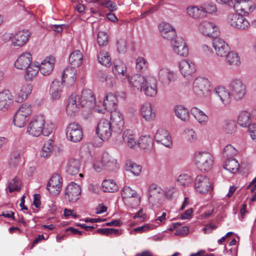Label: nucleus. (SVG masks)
<instances>
[{
  "label": "nucleus",
  "mask_w": 256,
  "mask_h": 256,
  "mask_svg": "<svg viewBox=\"0 0 256 256\" xmlns=\"http://www.w3.org/2000/svg\"><path fill=\"white\" fill-rule=\"evenodd\" d=\"M80 166L78 160L74 158L70 159L67 164L66 172L70 175H76L78 173Z\"/></svg>",
  "instance_id": "37"
},
{
  "label": "nucleus",
  "mask_w": 256,
  "mask_h": 256,
  "mask_svg": "<svg viewBox=\"0 0 256 256\" xmlns=\"http://www.w3.org/2000/svg\"><path fill=\"white\" fill-rule=\"evenodd\" d=\"M195 162L198 168L202 172H208L213 165L212 156L208 152H198L195 155Z\"/></svg>",
  "instance_id": "1"
},
{
  "label": "nucleus",
  "mask_w": 256,
  "mask_h": 256,
  "mask_svg": "<svg viewBox=\"0 0 256 256\" xmlns=\"http://www.w3.org/2000/svg\"><path fill=\"white\" fill-rule=\"evenodd\" d=\"M230 92L235 99L241 100L246 93V86L240 79H234L229 84Z\"/></svg>",
  "instance_id": "4"
},
{
  "label": "nucleus",
  "mask_w": 256,
  "mask_h": 256,
  "mask_svg": "<svg viewBox=\"0 0 256 256\" xmlns=\"http://www.w3.org/2000/svg\"><path fill=\"white\" fill-rule=\"evenodd\" d=\"M162 196V190L156 184H152L149 187L148 200L152 204L159 202Z\"/></svg>",
  "instance_id": "19"
},
{
  "label": "nucleus",
  "mask_w": 256,
  "mask_h": 256,
  "mask_svg": "<svg viewBox=\"0 0 256 256\" xmlns=\"http://www.w3.org/2000/svg\"><path fill=\"white\" fill-rule=\"evenodd\" d=\"M62 84L57 80L52 82L50 88V93L52 100H56L60 98L62 91Z\"/></svg>",
  "instance_id": "36"
},
{
  "label": "nucleus",
  "mask_w": 256,
  "mask_h": 256,
  "mask_svg": "<svg viewBox=\"0 0 256 256\" xmlns=\"http://www.w3.org/2000/svg\"><path fill=\"white\" fill-rule=\"evenodd\" d=\"M140 197L138 194L123 200L125 204L132 208H136L140 204Z\"/></svg>",
  "instance_id": "48"
},
{
  "label": "nucleus",
  "mask_w": 256,
  "mask_h": 256,
  "mask_svg": "<svg viewBox=\"0 0 256 256\" xmlns=\"http://www.w3.org/2000/svg\"><path fill=\"white\" fill-rule=\"evenodd\" d=\"M141 114L142 118L147 122L153 120L156 117L155 112L153 110L150 102H146L142 105Z\"/></svg>",
  "instance_id": "28"
},
{
  "label": "nucleus",
  "mask_w": 256,
  "mask_h": 256,
  "mask_svg": "<svg viewBox=\"0 0 256 256\" xmlns=\"http://www.w3.org/2000/svg\"><path fill=\"white\" fill-rule=\"evenodd\" d=\"M76 96L75 94H72L68 100L66 110L67 114L71 116H74L78 110Z\"/></svg>",
  "instance_id": "32"
},
{
  "label": "nucleus",
  "mask_w": 256,
  "mask_h": 256,
  "mask_svg": "<svg viewBox=\"0 0 256 256\" xmlns=\"http://www.w3.org/2000/svg\"><path fill=\"white\" fill-rule=\"evenodd\" d=\"M97 42L100 46H106L108 42V38L107 34L104 32H100L98 34Z\"/></svg>",
  "instance_id": "58"
},
{
  "label": "nucleus",
  "mask_w": 256,
  "mask_h": 256,
  "mask_svg": "<svg viewBox=\"0 0 256 256\" xmlns=\"http://www.w3.org/2000/svg\"><path fill=\"white\" fill-rule=\"evenodd\" d=\"M238 123L242 127L248 128L251 125L250 114L246 111L240 112L238 116Z\"/></svg>",
  "instance_id": "40"
},
{
  "label": "nucleus",
  "mask_w": 256,
  "mask_h": 256,
  "mask_svg": "<svg viewBox=\"0 0 256 256\" xmlns=\"http://www.w3.org/2000/svg\"><path fill=\"white\" fill-rule=\"evenodd\" d=\"M138 194L137 192L130 186H125L122 190V196L123 200Z\"/></svg>",
  "instance_id": "57"
},
{
  "label": "nucleus",
  "mask_w": 256,
  "mask_h": 256,
  "mask_svg": "<svg viewBox=\"0 0 256 256\" xmlns=\"http://www.w3.org/2000/svg\"><path fill=\"white\" fill-rule=\"evenodd\" d=\"M20 162V153L18 151L14 152L12 153L9 165L11 168L16 167Z\"/></svg>",
  "instance_id": "51"
},
{
  "label": "nucleus",
  "mask_w": 256,
  "mask_h": 256,
  "mask_svg": "<svg viewBox=\"0 0 256 256\" xmlns=\"http://www.w3.org/2000/svg\"><path fill=\"white\" fill-rule=\"evenodd\" d=\"M143 90L145 94L149 96H154L157 93L156 81L153 78H146L144 84L142 86Z\"/></svg>",
  "instance_id": "24"
},
{
  "label": "nucleus",
  "mask_w": 256,
  "mask_h": 256,
  "mask_svg": "<svg viewBox=\"0 0 256 256\" xmlns=\"http://www.w3.org/2000/svg\"><path fill=\"white\" fill-rule=\"evenodd\" d=\"M102 6L108 8L110 11H114L116 9V4L110 0H104L100 2Z\"/></svg>",
  "instance_id": "61"
},
{
  "label": "nucleus",
  "mask_w": 256,
  "mask_h": 256,
  "mask_svg": "<svg viewBox=\"0 0 256 256\" xmlns=\"http://www.w3.org/2000/svg\"><path fill=\"white\" fill-rule=\"evenodd\" d=\"M98 62L106 67L111 65V58L107 52H102L98 55Z\"/></svg>",
  "instance_id": "46"
},
{
  "label": "nucleus",
  "mask_w": 256,
  "mask_h": 256,
  "mask_svg": "<svg viewBox=\"0 0 256 256\" xmlns=\"http://www.w3.org/2000/svg\"><path fill=\"white\" fill-rule=\"evenodd\" d=\"M95 96L90 90H84L82 93L80 98L78 101L82 107L92 108L95 104Z\"/></svg>",
  "instance_id": "16"
},
{
  "label": "nucleus",
  "mask_w": 256,
  "mask_h": 256,
  "mask_svg": "<svg viewBox=\"0 0 256 256\" xmlns=\"http://www.w3.org/2000/svg\"><path fill=\"white\" fill-rule=\"evenodd\" d=\"M217 29L214 24L206 21L203 22L199 26V30L202 34L214 38L218 36L219 33L217 31Z\"/></svg>",
  "instance_id": "17"
},
{
  "label": "nucleus",
  "mask_w": 256,
  "mask_h": 256,
  "mask_svg": "<svg viewBox=\"0 0 256 256\" xmlns=\"http://www.w3.org/2000/svg\"><path fill=\"white\" fill-rule=\"evenodd\" d=\"M180 70L184 77H188L196 71L194 64L190 61L183 60L179 64Z\"/></svg>",
  "instance_id": "25"
},
{
  "label": "nucleus",
  "mask_w": 256,
  "mask_h": 256,
  "mask_svg": "<svg viewBox=\"0 0 256 256\" xmlns=\"http://www.w3.org/2000/svg\"><path fill=\"white\" fill-rule=\"evenodd\" d=\"M176 115L182 120L186 122L189 119V112L188 110L182 106H177L175 108Z\"/></svg>",
  "instance_id": "45"
},
{
  "label": "nucleus",
  "mask_w": 256,
  "mask_h": 256,
  "mask_svg": "<svg viewBox=\"0 0 256 256\" xmlns=\"http://www.w3.org/2000/svg\"><path fill=\"white\" fill-rule=\"evenodd\" d=\"M62 180L60 175L55 173L51 176L47 184V190L52 195L56 196L60 192Z\"/></svg>",
  "instance_id": "10"
},
{
  "label": "nucleus",
  "mask_w": 256,
  "mask_h": 256,
  "mask_svg": "<svg viewBox=\"0 0 256 256\" xmlns=\"http://www.w3.org/2000/svg\"><path fill=\"white\" fill-rule=\"evenodd\" d=\"M103 190L106 192H114L118 190V186L113 180H105L102 182Z\"/></svg>",
  "instance_id": "43"
},
{
  "label": "nucleus",
  "mask_w": 256,
  "mask_h": 256,
  "mask_svg": "<svg viewBox=\"0 0 256 256\" xmlns=\"http://www.w3.org/2000/svg\"><path fill=\"white\" fill-rule=\"evenodd\" d=\"M146 62L144 58L139 57L136 60V69L142 70L144 68H146Z\"/></svg>",
  "instance_id": "64"
},
{
  "label": "nucleus",
  "mask_w": 256,
  "mask_h": 256,
  "mask_svg": "<svg viewBox=\"0 0 256 256\" xmlns=\"http://www.w3.org/2000/svg\"><path fill=\"white\" fill-rule=\"evenodd\" d=\"M110 123L114 127V132H120L124 126L123 116L121 112L116 109L110 111Z\"/></svg>",
  "instance_id": "13"
},
{
  "label": "nucleus",
  "mask_w": 256,
  "mask_h": 256,
  "mask_svg": "<svg viewBox=\"0 0 256 256\" xmlns=\"http://www.w3.org/2000/svg\"><path fill=\"white\" fill-rule=\"evenodd\" d=\"M185 132L187 135L188 140L190 142H194L197 138V136L192 129H186Z\"/></svg>",
  "instance_id": "63"
},
{
  "label": "nucleus",
  "mask_w": 256,
  "mask_h": 256,
  "mask_svg": "<svg viewBox=\"0 0 256 256\" xmlns=\"http://www.w3.org/2000/svg\"><path fill=\"white\" fill-rule=\"evenodd\" d=\"M174 73L166 68H162L158 72V79L164 84H168L174 78Z\"/></svg>",
  "instance_id": "34"
},
{
  "label": "nucleus",
  "mask_w": 256,
  "mask_h": 256,
  "mask_svg": "<svg viewBox=\"0 0 256 256\" xmlns=\"http://www.w3.org/2000/svg\"><path fill=\"white\" fill-rule=\"evenodd\" d=\"M12 103V96L8 90L0 92V110H7Z\"/></svg>",
  "instance_id": "23"
},
{
  "label": "nucleus",
  "mask_w": 256,
  "mask_h": 256,
  "mask_svg": "<svg viewBox=\"0 0 256 256\" xmlns=\"http://www.w3.org/2000/svg\"><path fill=\"white\" fill-rule=\"evenodd\" d=\"M82 54L80 50L72 52L69 58V62L73 68L78 67L82 62Z\"/></svg>",
  "instance_id": "35"
},
{
  "label": "nucleus",
  "mask_w": 256,
  "mask_h": 256,
  "mask_svg": "<svg viewBox=\"0 0 256 256\" xmlns=\"http://www.w3.org/2000/svg\"><path fill=\"white\" fill-rule=\"evenodd\" d=\"M122 142L128 147L134 148L137 146V142L133 132L130 130H125L122 136Z\"/></svg>",
  "instance_id": "29"
},
{
  "label": "nucleus",
  "mask_w": 256,
  "mask_h": 256,
  "mask_svg": "<svg viewBox=\"0 0 256 256\" xmlns=\"http://www.w3.org/2000/svg\"><path fill=\"white\" fill-rule=\"evenodd\" d=\"M194 187L197 192L205 194L212 190V184L208 177L206 176H198L196 178Z\"/></svg>",
  "instance_id": "8"
},
{
  "label": "nucleus",
  "mask_w": 256,
  "mask_h": 256,
  "mask_svg": "<svg viewBox=\"0 0 256 256\" xmlns=\"http://www.w3.org/2000/svg\"><path fill=\"white\" fill-rule=\"evenodd\" d=\"M224 168L232 173L234 174L239 169L240 164L235 158H230L226 161Z\"/></svg>",
  "instance_id": "41"
},
{
  "label": "nucleus",
  "mask_w": 256,
  "mask_h": 256,
  "mask_svg": "<svg viewBox=\"0 0 256 256\" xmlns=\"http://www.w3.org/2000/svg\"><path fill=\"white\" fill-rule=\"evenodd\" d=\"M210 84L208 79L203 78H196L193 84L194 92L199 96L206 95L210 90Z\"/></svg>",
  "instance_id": "7"
},
{
  "label": "nucleus",
  "mask_w": 256,
  "mask_h": 256,
  "mask_svg": "<svg viewBox=\"0 0 256 256\" xmlns=\"http://www.w3.org/2000/svg\"><path fill=\"white\" fill-rule=\"evenodd\" d=\"M154 139L158 143H160L168 148H170L172 144L171 137L168 132L162 128L157 130Z\"/></svg>",
  "instance_id": "20"
},
{
  "label": "nucleus",
  "mask_w": 256,
  "mask_h": 256,
  "mask_svg": "<svg viewBox=\"0 0 256 256\" xmlns=\"http://www.w3.org/2000/svg\"><path fill=\"white\" fill-rule=\"evenodd\" d=\"M20 181L18 178H15L10 182L8 184V190L10 192H12L16 190H20Z\"/></svg>",
  "instance_id": "55"
},
{
  "label": "nucleus",
  "mask_w": 256,
  "mask_h": 256,
  "mask_svg": "<svg viewBox=\"0 0 256 256\" xmlns=\"http://www.w3.org/2000/svg\"><path fill=\"white\" fill-rule=\"evenodd\" d=\"M76 80V70L74 68H66L62 76V82L68 86L73 85Z\"/></svg>",
  "instance_id": "27"
},
{
  "label": "nucleus",
  "mask_w": 256,
  "mask_h": 256,
  "mask_svg": "<svg viewBox=\"0 0 256 256\" xmlns=\"http://www.w3.org/2000/svg\"><path fill=\"white\" fill-rule=\"evenodd\" d=\"M204 11L205 12V17L207 14H214L216 12L217 8L215 4L212 2H206L202 5Z\"/></svg>",
  "instance_id": "56"
},
{
  "label": "nucleus",
  "mask_w": 256,
  "mask_h": 256,
  "mask_svg": "<svg viewBox=\"0 0 256 256\" xmlns=\"http://www.w3.org/2000/svg\"><path fill=\"white\" fill-rule=\"evenodd\" d=\"M226 62L231 66H238L240 64V60L238 54L230 51L226 56Z\"/></svg>",
  "instance_id": "50"
},
{
  "label": "nucleus",
  "mask_w": 256,
  "mask_h": 256,
  "mask_svg": "<svg viewBox=\"0 0 256 256\" xmlns=\"http://www.w3.org/2000/svg\"><path fill=\"white\" fill-rule=\"evenodd\" d=\"M54 64V58L50 56L38 65L39 70L44 76L50 74L53 70Z\"/></svg>",
  "instance_id": "26"
},
{
  "label": "nucleus",
  "mask_w": 256,
  "mask_h": 256,
  "mask_svg": "<svg viewBox=\"0 0 256 256\" xmlns=\"http://www.w3.org/2000/svg\"><path fill=\"white\" fill-rule=\"evenodd\" d=\"M45 120L44 117L41 116H37L29 123L27 132L34 136H38L42 132Z\"/></svg>",
  "instance_id": "3"
},
{
  "label": "nucleus",
  "mask_w": 256,
  "mask_h": 256,
  "mask_svg": "<svg viewBox=\"0 0 256 256\" xmlns=\"http://www.w3.org/2000/svg\"><path fill=\"white\" fill-rule=\"evenodd\" d=\"M238 150L231 144L227 145L224 149L222 154L224 158H230L236 156Z\"/></svg>",
  "instance_id": "52"
},
{
  "label": "nucleus",
  "mask_w": 256,
  "mask_h": 256,
  "mask_svg": "<svg viewBox=\"0 0 256 256\" xmlns=\"http://www.w3.org/2000/svg\"><path fill=\"white\" fill-rule=\"evenodd\" d=\"M117 50L119 53H124L126 50V42L124 40L120 39L117 42Z\"/></svg>",
  "instance_id": "62"
},
{
  "label": "nucleus",
  "mask_w": 256,
  "mask_h": 256,
  "mask_svg": "<svg viewBox=\"0 0 256 256\" xmlns=\"http://www.w3.org/2000/svg\"><path fill=\"white\" fill-rule=\"evenodd\" d=\"M126 170L130 171L134 176H139L142 171V166L140 165L136 164V163L128 161L126 163Z\"/></svg>",
  "instance_id": "47"
},
{
  "label": "nucleus",
  "mask_w": 256,
  "mask_h": 256,
  "mask_svg": "<svg viewBox=\"0 0 256 256\" xmlns=\"http://www.w3.org/2000/svg\"><path fill=\"white\" fill-rule=\"evenodd\" d=\"M227 22L232 27L246 30L250 26L248 20L240 14H230L228 16Z\"/></svg>",
  "instance_id": "5"
},
{
  "label": "nucleus",
  "mask_w": 256,
  "mask_h": 256,
  "mask_svg": "<svg viewBox=\"0 0 256 256\" xmlns=\"http://www.w3.org/2000/svg\"><path fill=\"white\" fill-rule=\"evenodd\" d=\"M191 114L202 124H204L208 120V116L202 110L196 108H193L191 110Z\"/></svg>",
  "instance_id": "42"
},
{
  "label": "nucleus",
  "mask_w": 256,
  "mask_h": 256,
  "mask_svg": "<svg viewBox=\"0 0 256 256\" xmlns=\"http://www.w3.org/2000/svg\"><path fill=\"white\" fill-rule=\"evenodd\" d=\"M114 127L110 121L106 118H101L98 125L96 133L98 137L103 140H108L112 136Z\"/></svg>",
  "instance_id": "2"
},
{
  "label": "nucleus",
  "mask_w": 256,
  "mask_h": 256,
  "mask_svg": "<svg viewBox=\"0 0 256 256\" xmlns=\"http://www.w3.org/2000/svg\"><path fill=\"white\" fill-rule=\"evenodd\" d=\"M137 145L145 152H150L152 148L153 139L148 135L142 136L140 138Z\"/></svg>",
  "instance_id": "30"
},
{
  "label": "nucleus",
  "mask_w": 256,
  "mask_h": 256,
  "mask_svg": "<svg viewBox=\"0 0 256 256\" xmlns=\"http://www.w3.org/2000/svg\"><path fill=\"white\" fill-rule=\"evenodd\" d=\"M32 112L30 105L28 104H24L19 108L16 112L25 116L29 117L32 114Z\"/></svg>",
  "instance_id": "54"
},
{
  "label": "nucleus",
  "mask_w": 256,
  "mask_h": 256,
  "mask_svg": "<svg viewBox=\"0 0 256 256\" xmlns=\"http://www.w3.org/2000/svg\"><path fill=\"white\" fill-rule=\"evenodd\" d=\"M118 102V99L116 96L112 93L108 94L103 102V106L104 107V109H100L97 106L95 107V111L104 114V110H108V111L114 110L116 108Z\"/></svg>",
  "instance_id": "15"
},
{
  "label": "nucleus",
  "mask_w": 256,
  "mask_h": 256,
  "mask_svg": "<svg viewBox=\"0 0 256 256\" xmlns=\"http://www.w3.org/2000/svg\"><path fill=\"white\" fill-rule=\"evenodd\" d=\"M126 66L122 62L114 64V66L112 68L113 72L116 76L122 74V76H124L126 74Z\"/></svg>",
  "instance_id": "59"
},
{
  "label": "nucleus",
  "mask_w": 256,
  "mask_h": 256,
  "mask_svg": "<svg viewBox=\"0 0 256 256\" xmlns=\"http://www.w3.org/2000/svg\"><path fill=\"white\" fill-rule=\"evenodd\" d=\"M187 12L188 15L194 18L198 19L205 17V12L202 6L200 8L196 6L188 7L187 8Z\"/></svg>",
  "instance_id": "38"
},
{
  "label": "nucleus",
  "mask_w": 256,
  "mask_h": 256,
  "mask_svg": "<svg viewBox=\"0 0 256 256\" xmlns=\"http://www.w3.org/2000/svg\"><path fill=\"white\" fill-rule=\"evenodd\" d=\"M236 2L234 9V10L241 14H246L253 12L255 8L254 2L250 0H234Z\"/></svg>",
  "instance_id": "9"
},
{
  "label": "nucleus",
  "mask_w": 256,
  "mask_h": 256,
  "mask_svg": "<svg viewBox=\"0 0 256 256\" xmlns=\"http://www.w3.org/2000/svg\"><path fill=\"white\" fill-rule=\"evenodd\" d=\"M146 80V79L144 77L138 74H134L128 79L129 83L132 86L137 90H142V86Z\"/></svg>",
  "instance_id": "31"
},
{
  "label": "nucleus",
  "mask_w": 256,
  "mask_h": 256,
  "mask_svg": "<svg viewBox=\"0 0 256 256\" xmlns=\"http://www.w3.org/2000/svg\"><path fill=\"white\" fill-rule=\"evenodd\" d=\"M175 38L174 42L172 44L174 50L180 56H186L188 54V49L184 39L180 37Z\"/></svg>",
  "instance_id": "21"
},
{
  "label": "nucleus",
  "mask_w": 256,
  "mask_h": 256,
  "mask_svg": "<svg viewBox=\"0 0 256 256\" xmlns=\"http://www.w3.org/2000/svg\"><path fill=\"white\" fill-rule=\"evenodd\" d=\"M192 178L186 174L180 175L177 179L178 182L184 186H189L192 184Z\"/></svg>",
  "instance_id": "53"
},
{
  "label": "nucleus",
  "mask_w": 256,
  "mask_h": 256,
  "mask_svg": "<svg viewBox=\"0 0 256 256\" xmlns=\"http://www.w3.org/2000/svg\"><path fill=\"white\" fill-rule=\"evenodd\" d=\"M32 60V56L30 52H24L18 58L14 66L18 69L25 70L31 66Z\"/></svg>",
  "instance_id": "22"
},
{
  "label": "nucleus",
  "mask_w": 256,
  "mask_h": 256,
  "mask_svg": "<svg viewBox=\"0 0 256 256\" xmlns=\"http://www.w3.org/2000/svg\"><path fill=\"white\" fill-rule=\"evenodd\" d=\"M28 118L29 117L16 112L14 117V123L16 126L22 128L25 126Z\"/></svg>",
  "instance_id": "49"
},
{
  "label": "nucleus",
  "mask_w": 256,
  "mask_h": 256,
  "mask_svg": "<svg viewBox=\"0 0 256 256\" xmlns=\"http://www.w3.org/2000/svg\"><path fill=\"white\" fill-rule=\"evenodd\" d=\"M223 128L226 133L232 134L236 130V124L234 120L226 121L225 122Z\"/></svg>",
  "instance_id": "60"
},
{
  "label": "nucleus",
  "mask_w": 256,
  "mask_h": 256,
  "mask_svg": "<svg viewBox=\"0 0 256 256\" xmlns=\"http://www.w3.org/2000/svg\"><path fill=\"white\" fill-rule=\"evenodd\" d=\"M26 71L25 74V79L27 81H31L36 76L40 68H38V62L35 66H30L26 68Z\"/></svg>",
  "instance_id": "44"
},
{
  "label": "nucleus",
  "mask_w": 256,
  "mask_h": 256,
  "mask_svg": "<svg viewBox=\"0 0 256 256\" xmlns=\"http://www.w3.org/2000/svg\"><path fill=\"white\" fill-rule=\"evenodd\" d=\"M66 136L70 141L76 142L82 138L83 133L80 126L76 122H72L66 128Z\"/></svg>",
  "instance_id": "6"
},
{
  "label": "nucleus",
  "mask_w": 256,
  "mask_h": 256,
  "mask_svg": "<svg viewBox=\"0 0 256 256\" xmlns=\"http://www.w3.org/2000/svg\"><path fill=\"white\" fill-rule=\"evenodd\" d=\"M31 36L28 30H22L16 32L12 38V45L14 46L22 47L28 42Z\"/></svg>",
  "instance_id": "14"
},
{
  "label": "nucleus",
  "mask_w": 256,
  "mask_h": 256,
  "mask_svg": "<svg viewBox=\"0 0 256 256\" xmlns=\"http://www.w3.org/2000/svg\"><path fill=\"white\" fill-rule=\"evenodd\" d=\"M159 30L162 36L168 40H172L176 37L175 29L168 23L162 22L160 24Z\"/></svg>",
  "instance_id": "18"
},
{
  "label": "nucleus",
  "mask_w": 256,
  "mask_h": 256,
  "mask_svg": "<svg viewBox=\"0 0 256 256\" xmlns=\"http://www.w3.org/2000/svg\"><path fill=\"white\" fill-rule=\"evenodd\" d=\"M212 44L216 54L219 56H226L230 50L228 44L224 40L217 36L212 40Z\"/></svg>",
  "instance_id": "12"
},
{
  "label": "nucleus",
  "mask_w": 256,
  "mask_h": 256,
  "mask_svg": "<svg viewBox=\"0 0 256 256\" xmlns=\"http://www.w3.org/2000/svg\"><path fill=\"white\" fill-rule=\"evenodd\" d=\"M80 193V186L74 182H72L67 186L64 196L70 202H74L79 199Z\"/></svg>",
  "instance_id": "11"
},
{
  "label": "nucleus",
  "mask_w": 256,
  "mask_h": 256,
  "mask_svg": "<svg viewBox=\"0 0 256 256\" xmlns=\"http://www.w3.org/2000/svg\"><path fill=\"white\" fill-rule=\"evenodd\" d=\"M32 88V86L30 84L23 85L15 98L16 102L19 103L25 100L28 96L31 93Z\"/></svg>",
  "instance_id": "33"
},
{
  "label": "nucleus",
  "mask_w": 256,
  "mask_h": 256,
  "mask_svg": "<svg viewBox=\"0 0 256 256\" xmlns=\"http://www.w3.org/2000/svg\"><path fill=\"white\" fill-rule=\"evenodd\" d=\"M214 92L224 105L229 103L230 94L225 88L223 87L216 88L214 89Z\"/></svg>",
  "instance_id": "39"
}]
</instances>
